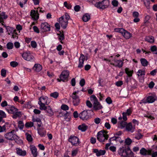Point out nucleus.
<instances>
[{"instance_id": "4be33fe9", "label": "nucleus", "mask_w": 157, "mask_h": 157, "mask_svg": "<svg viewBox=\"0 0 157 157\" xmlns=\"http://www.w3.org/2000/svg\"><path fill=\"white\" fill-rule=\"evenodd\" d=\"M156 98V97L155 96H150L147 97L146 101L148 103H152L155 101Z\"/></svg>"}, {"instance_id": "338daca9", "label": "nucleus", "mask_w": 157, "mask_h": 157, "mask_svg": "<svg viewBox=\"0 0 157 157\" xmlns=\"http://www.w3.org/2000/svg\"><path fill=\"white\" fill-rule=\"evenodd\" d=\"M106 101L109 104H111L112 103V100L111 98L109 97H107L106 99Z\"/></svg>"}, {"instance_id": "a878e982", "label": "nucleus", "mask_w": 157, "mask_h": 157, "mask_svg": "<svg viewBox=\"0 0 157 157\" xmlns=\"http://www.w3.org/2000/svg\"><path fill=\"white\" fill-rule=\"evenodd\" d=\"M126 39H128L132 36L131 34L124 29V31L121 34Z\"/></svg>"}, {"instance_id": "7c9ffc66", "label": "nucleus", "mask_w": 157, "mask_h": 157, "mask_svg": "<svg viewBox=\"0 0 157 157\" xmlns=\"http://www.w3.org/2000/svg\"><path fill=\"white\" fill-rule=\"evenodd\" d=\"M7 16L5 15L4 12H2L0 13V22H3L4 19H6Z\"/></svg>"}, {"instance_id": "6e6d98bb", "label": "nucleus", "mask_w": 157, "mask_h": 157, "mask_svg": "<svg viewBox=\"0 0 157 157\" xmlns=\"http://www.w3.org/2000/svg\"><path fill=\"white\" fill-rule=\"evenodd\" d=\"M31 45L33 48H35L37 47V44L35 41H32L31 42Z\"/></svg>"}, {"instance_id": "c9c22d12", "label": "nucleus", "mask_w": 157, "mask_h": 157, "mask_svg": "<svg viewBox=\"0 0 157 157\" xmlns=\"http://www.w3.org/2000/svg\"><path fill=\"white\" fill-rule=\"evenodd\" d=\"M90 19V16L88 13L84 14L82 17V20L84 22L88 21Z\"/></svg>"}, {"instance_id": "f03ea898", "label": "nucleus", "mask_w": 157, "mask_h": 157, "mask_svg": "<svg viewBox=\"0 0 157 157\" xmlns=\"http://www.w3.org/2000/svg\"><path fill=\"white\" fill-rule=\"evenodd\" d=\"M93 114V111L92 110H85L79 114V117L83 121H87L91 118Z\"/></svg>"}, {"instance_id": "f257e3e1", "label": "nucleus", "mask_w": 157, "mask_h": 157, "mask_svg": "<svg viewBox=\"0 0 157 157\" xmlns=\"http://www.w3.org/2000/svg\"><path fill=\"white\" fill-rule=\"evenodd\" d=\"M6 109L9 113L13 114L12 117L14 119L21 117L22 115L21 112L18 111V109L14 106L8 105Z\"/></svg>"}, {"instance_id": "2eb2a0df", "label": "nucleus", "mask_w": 157, "mask_h": 157, "mask_svg": "<svg viewBox=\"0 0 157 157\" xmlns=\"http://www.w3.org/2000/svg\"><path fill=\"white\" fill-rule=\"evenodd\" d=\"M140 153L143 155H150L151 153V150H147L144 148H142L140 150Z\"/></svg>"}, {"instance_id": "b1692460", "label": "nucleus", "mask_w": 157, "mask_h": 157, "mask_svg": "<svg viewBox=\"0 0 157 157\" xmlns=\"http://www.w3.org/2000/svg\"><path fill=\"white\" fill-rule=\"evenodd\" d=\"M33 69L36 71L39 72L42 70V67L39 64H35L33 67Z\"/></svg>"}, {"instance_id": "f8f14e48", "label": "nucleus", "mask_w": 157, "mask_h": 157, "mask_svg": "<svg viewBox=\"0 0 157 157\" xmlns=\"http://www.w3.org/2000/svg\"><path fill=\"white\" fill-rule=\"evenodd\" d=\"M22 56L24 59L27 61H31L33 60L34 57L29 52H24L22 54Z\"/></svg>"}, {"instance_id": "ddd939ff", "label": "nucleus", "mask_w": 157, "mask_h": 157, "mask_svg": "<svg viewBox=\"0 0 157 157\" xmlns=\"http://www.w3.org/2000/svg\"><path fill=\"white\" fill-rule=\"evenodd\" d=\"M112 61L114 62V63L111 62L110 63L111 65L120 68L122 67L124 63L123 61L121 60L116 59L115 58Z\"/></svg>"}, {"instance_id": "f3484780", "label": "nucleus", "mask_w": 157, "mask_h": 157, "mask_svg": "<svg viewBox=\"0 0 157 157\" xmlns=\"http://www.w3.org/2000/svg\"><path fill=\"white\" fill-rule=\"evenodd\" d=\"M126 130L131 132H133L135 129V126L132 125L131 123H129L127 124L126 127Z\"/></svg>"}, {"instance_id": "8fccbe9b", "label": "nucleus", "mask_w": 157, "mask_h": 157, "mask_svg": "<svg viewBox=\"0 0 157 157\" xmlns=\"http://www.w3.org/2000/svg\"><path fill=\"white\" fill-rule=\"evenodd\" d=\"M7 48L9 49H11L13 48V44L12 42H9L6 45Z\"/></svg>"}, {"instance_id": "5701e85b", "label": "nucleus", "mask_w": 157, "mask_h": 157, "mask_svg": "<svg viewBox=\"0 0 157 157\" xmlns=\"http://www.w3.org/2000/svg\"><path fill=\"white\" fill-rule=\"evenodd\" d=\"M93 106L94 109L96 110L100 109L102 108V106L98 101L93 103Z\"/></svg>"}, {"instance_id": "9d476101", "label": "nucleus", "mask_w": 157, "mask_h": 157, "mask_svg": "<svg viewBox=\"0 0 157 157\" xmlns=\"http://www.w3.org/2000/svg\"><path fill=\"white\" fill-rule=\"evenodd\" d=\"M69 71L67 70L64 71L62 72L60 76V79H57V80L59 82H60L62 81L65 82L66 81L68 80V78L69 75Z\"/></svg>"}, {"instance_id": "de8ad7c7", "label": "nucleus", "mask_w": 157, "mask_h": 157, "mask_svg": "<svg viewBox=\"0 0 157 157\" xmlns=\"http://www.w3.org/2000/svg\"><path fill=\"white\" fill-rule=\"evenodd\" d=\"M24 126V124L22 121H19L18 123V127L21 129H23Z\"/></svg>"}, {"instance_id": "aec40b11", "label": "nucleus", "mask_w": 157, "mask_h": 157, "mask_svg": "<svg viewBox=\"0 0 157 157\" xmlns=\"http://www.w3.org/2000/svg\"><path fill=\"white\" fill-rule=\"evenodd\" d=\"M30 15L34 19L37 20L39 18L38 11H36L34 10H32L30 12Z\"/></svg>"}, {"instance_id": "e2e57ef3", "label": "nucleus", "mask_w": 157, "mask_h": 157, "mask_svg": "<svg viewBox=\"0 0 157 157\" xmlns=\"http://www.w3.org/2000/svg\"><path fill=\"white\" fill-rule=\"evenodd\" d=\"M64 6L67 7L68 9H71V8L72 6L71 5H68L67 2H65L64 3Z\"/></svg>"}, {"instance_id": "09e8293b", "label": "nucleus", "mask_w": 157, "mask_h": 157, "mask_svg": "<svg viewBox=\"0 0 157 157\" xmlns=\"http://www.w3.org/2000/svg\"><path fill=\"white\" fill-rule=\"evenodd\" d=\"M6 114L2 110H0V118L2 119L3 118H5L6 117Z\"/></svg>"}, {"instance_id": "412c9836", "label": "nucleus", "mask_w": 157, "mask_h": 157, "mask_svg": "<svg viewBox=\"0 0 157 157\" xmlns=\"http://www.w3.org/2000/svg\"><path fill=\"white\" fill-rule=\"evenodd\" d=\"M16 150L17 151V154L18 155L25 156L26 154V152L25 151H23L20 148H17Z\"/></svg>"}, {"instance_id": "cd10ccee", "label": "nucleus", "mask_w": 157, "mask_h": 157, "mask_svg": "<svg viewBox=\"0 0 157 157\" xmlns=\"http://www.w3.org/2000/svg\"><path fill=\"white\" fill-rule=\"evenodd\" d=\"M118 127L123 129L124 128L126 127V125L127 124L126 122L125 121H121L118 122Z\"/></svg>"}, {"instance_id": "4c0bfd02", "label": "nucleus", "mask_w": 157, "mask_h": 157, "mask_svg": "<svg viewBox=\"0 0 157 157\" xmlns=\"http://www.w3.org/2000/svg\"><path fill=\"white\" fill-rule=\"evenodd\" d=\"M38 132L41 137L44 136L46 134V132L43 131L40 128H38Z\"/></svg>"}, {"instance_id": "72a5a7b5", "label": "nucleus", "mask_w": 157, "mask_h": 157, "mask_svg": "<svg viewBox=\"0 0 157 157\" xmlns=\"http://www.w3.org/2000/svg\"><path fill=\"white\" fill-rule=\"evenodd\" d=\"M62 113H63L62 115L63 116L64 119L65 120L67 119L68 120L67 121H68L69 120V113L67 111H65V113L61 112L60 113L59 115H60Z\"/></svg>"}, {"instance_id": "680f3d73", "label": "nucleus", "mask_w": 157, "mask_h": 157, "mask_svg": "<svg viewBox=\"0 0 157 157\" xmlns=\"http://www.w3.org/2000/svg\"><path fill=\"white\" fill-rule=\"evenodd\" d=\"M85 81L84 78L82 79L79 82V84L81 86H83L85 84Z\"/></svg>"}, {"instance_id": "4d7b16f0", "label": "nucleus", "mask_w": 157, "mask_h": 157, "mask_svg": "<svg viewBox=\"0 0 157 157\" xmlns=\"http://www.w3.org/2000/svg\"><path fill=\"white\" fill-rule=\"evenodd\" d=\"M146 2H144V4L145 6L147 9H149L150 7V2L149 0H146Z\"/></svg>"}, {"instance_id": "c85d7f7f", "label": "nucleus", "mask_w": 157, "mask_h": 157, "mask_svg": "<svg viewBox=\"0 0 157 157\" xmlns=\"http://www.w3.org/2000/svg\"><path fill=\"white\" fill-rule=\"evenodd\" d=\"M78 128L82 132H85L87 130V126L85 124H83L79 125L78 127Z\"/></svg>"}, {"instance_id": "9b49d317", "label": "nucleus", "mask_w": 157, "mask_h": 157, "mask_svg": "<svg viewBox=\"0 0 157 157\" xmlns=\"http://www.w3.org/2000/svg\"><path fill=\"white\" fill-rule=\"evenodd\" d=\"M68 141L70 142L72 145L77 146L80 143L79 140L77 137L71 136L68 139Z\"/></svg>"}, {"instance_id": "052dcab7", "label": "nucleus", "mask_w": 157, "mask_h": 157, "mask_svg": "<svg viewBox=\"0 0 157 157\" xmlns=\"http://www.w3.org/2000/svg\"><path fill=\"white\" fill-rule=\"evenodd\" d=\"M78 150L77 149H75L72 151L71 152V155L72 156H75L77 154L78 152Z\"/></svg>"}, {"instance_id": "58836bf2", "label": "nucleus", "mask_w": 157, "mask_h": 157, "mask_svg": "<svg viewBox=\"0 0 157 157\" xmlns=\"http://www.w3.org/2000/svg\"><path fill=\"white\" fill-rule=\"evenodd\" d=\"M125 73L128 75V76L131 77L132 76L133 73V71H130L129 68H126L125 69Z\"/></svg>"}, {"instance_id": "5fc2aeb1", "label": "nucleus", "mask_w": 157, "mask_h": 157, "mask_svg": "<svg viewBox=\"0 0 157 157\" xmlns=\"http://www.w3.org/2000/svg\"><path fill=\"white\" fill-rule=\"evenodd\" d=\"M33 125V123L32 122H27L25 124V126L26 127H32Z\"/></svg>"}, {"instance_id": "3c124183", "label": "nucleus", "mask_w": 157, "mask_h": 157, "mask_svg": "<svg viewBox=\"0 0 157 157\" xmlns=\"http://www.w3.org/2000/svg\"><path fill=\"white\" fill-rule=\"evenodd\" d=\"M61 108L63 110L65 111L68 110L69 109L68 106L65 104L62 105L61 107Z\"/></svg>"}, {"instance_id": "bf43d9fd", "label": "nucleus", "mask_w": 157, "mask_h": 157, "mask_svg": "<svg viewBox=\"0 0 157 157\" xmlns=\"http://www.w3.org/2000/svg\"><path fill=\"white\" fill-rule=\"evenodd\" d=\"M94 122L95 124H99L101 121V119L98 117H97L94 119Z\"/></svg>"}, {"instance_id": "ea45409f", "label": "nucleus", "mask_w": 157, "mask_h": 157, "mask_svg": "<svg viewBox=\"0 0 157 157\" xmlns=\"http://www.w3.org/2000/svg\"><path fill=\"white\" fill-rule=\"evenodd\" d=\"M58 35L59 39L60 40V42L62 44H63L62 40H63L64 39V36L63 33H60V34H57Z\"/></svg>"}, {"instance_id": "0eeeda50", "label": "nucleus", "mask_w": 157, "mask_h": 157, "mask_svg": "<svg viewBox=\"0 0 157 157\" xmlns=\"http://www.w3.org/2000/svg\"><path fill=\"white\" fill-rule=\"evenodd\" d=\"M109 5L108 0H103L101 2H99L94 4V6L97 8L104 9L107 8Z\"/></svg>"}, {"instance_id": "bb28decb", "label": "nucleus", "mask_w": 157, "mask_h": 157, "mask_svg": "<svg viewBox=\"0 0 157 157\" xmlns=\"http://www.w3.org/2000/svg\"><path fill=\"white\" fill-rule=\"evenodd\" d=\"M137 75L138 77L144 78L145 75V71L142 70L140 69L137 72Z\"/></svg>"}, {"instance_id": "39448f33", "label": "nucleus", "mask_w": 157, "mask_h": 157, "mask_svg": "<svg viewBox=\"0 0 157 157\" xmlns=\"http://www.w3.org/2000/svg\"><path fill=\"white\" fill-rule=\"evenodd\" d=\"M39 100L38 104L40 105V109L41 110L44 109L46 106L45 105H48L50 103L48 101V98L46 96L41 97L39 98Z\"/></svg>"}, {"instance_id": "13d9d810", "label": "nucleus", "mask_w": 157, "mask_h": 157, "mask_svg": "<svg viewBox=\"0 0 157 157\" xmlns=\"http://www.w3.org/2000/svg\"><path fill=\"white\" fill-rule=\"evenodd\" d=\"M112 5L114 7L117 6L118 4V2L117 1L113 0L112 2Z\"/></svg>"}, {"instance_id": "a19ab883", "label": "nucleus", "mask_w": 157, "mask_h": 157, "mask_svg": "<svg viewBox=\"0 0 157 157\" xmlns=\"http://www.w3.org/2000/svg\"><path fill=\"white\" fill-rule=\"evenodd\" d=\"M90 101L94 103L98 101L96 97L94 95H92L90 97Z\"/></svg>"}, {"instance_id": "69168bd1", "label": "nucleus", "mask_w": 157, "mask_h": 157, "mask_svg": "<svg viewBox=\"0 0 157 157\" xmlns=\"http://www.w3.org/2000/svg\"><path fill=\"white\" fill-rule=\"evenodd\" d=\"M143 136L141 134V133H138L135 137V138L139 140Z\"/></svg>"}, {"instance_id": "dca6fc26", "label": "nucleus", "mask_w": 157, "mask_h": 157, "mask_svg": "<svg viewBox=\"0 0 157 157\" xmlns=\"http://www.w3.org/2000/svg\"><path fill=\"white\" fill-rule=\"evenodd\" d=\"M84 60V56L82 54H81L80 56L79 59V64L78 66V67L79 68H81L83 67Z\"/></svg>"}, {"instance_id": "6ab92c4d", "label": "nucleus", "mask_w": 157, "mask_h": 157, "mask_svg": "<svg viewBox=\"0 0 157 157\" xmlns=\"http://www.w3.org/2000/svg\"><path fill=\"white\" fill-rule=\"evenodd\" d=\"M96 154L97 156H100L101 155H104L105 153V150H98V149H94L93 151Z\"/></svg>"}, {"instance_id": "0e129e2a", "label": "nucleus", "mask_w": 157, "mask_h": 157, "mask_svg": "<svg viewBox=\"0 0 157 157\" xmlns=\"http://www.w3.org/2000/svg\"><path fill=\"white\" fill-rule=\"evenodd\" d=\"M132 141L131 139L129 138H127L125 141V144L128 145L131 144Z\"/></svg>"}, {"instance_id": "f704fd0d", "label": "nucleus", "mask_w": 157, "mask_h": 157, "mask_svg": "<svg viewBox=\"0 0 157 157\" xmlns=\"http://www.w3.org/2000/svg\"><path fill=\"white\" fill-rule=\"evenodd\" d=\"M27 0H17V3L21 8L23 7V5L26 3Z\"/></svg>"}, {"instance_id": "6e6552de", "label": "nucleus", "mask_w": 157, "mask_h": 157, "mask_svg": "<svg viewBox=\"0 0 157 157\" xmlns=\"http://www.w3.org/2000/svg\"><path fill=\"white\" fill-rule=\"evenodd\" d=\"M15 131L13 130L11 132H7L4 135L5 138L7 140H13L17 138V136L14 134Z\"/></svg>"}, {"instance_id": "423d86ee", "label": "nucleus", "mask_w": 157, "mask_h": 157, "mask_svg": "<svg viewBox=\"0 0 157 157\" xmlns=\"http://www.w3.org/2000/svg\"><path fill=\"white\" fill-rule=\"evenodd\" d=\"M107 132L104 131H101L97 133V139L100 142H103L105 140H107L109 135L107 134Z\"/></svg>"}, {"instance_id": "603ef678", "label": "nucleus", "mask_w": 157, "mask_h": 157, "mask_svg": "<svg viewBox=\"0 0 157 157\" xmlns=\"http://www.w3.org/2000/svg\"><path fill=\"white\" fill-rule=\"evenodd\" d=\"M10 65L13 67H15L18 65V63L16 61H12L10 63Z\"/></svg>"}, {"instance_id": "37998d69", "label": "nucleus", "mask_w": 157, "mask_h": 157, "mask_svg": "<svg viewBox=\"0 0 157 157\" xmlns=\"http://www.w3.org/2000/svg\"><path fill=\"white\" fill-rule=\"evenodd\" d=\"M2 119L1 118H0V122L2 121ZM6 132V127L5 125H3L2 126H0V132Z\"/></svg>"}, {"instance_id": "7ed1b4c3", "label": "nucleus", "mask_w": 157, "mask_h": 157, "mask_svg": "<svg viewBox=\"0 0 157 157\" xmlns=\"http://www.w3.org/2000/svg\"><path fill=\"white\" fill-rule=\"evenodd\" d=\"M118 154L124 157H133L132 152L129 149H125L123 147L120 148L118 151Z\"/></svg>"}, {"instance_id": "20e7f679", "label": "nucleus", "mask_w": 157, "mask_h": 157, "mask_svg": "<svg viewBox=\"0 0 157 157\" xmlns=\"http://www.w3.org/2000/svg\"><path fill=\"white\" fill-rule=\"evenodd\" d=\"M70 18L69 16L67 13L59 18V24L63 29H65L66 28Z\"/></svg>"}, {"instance_id": "79ce46f5", "label": "nucleus", "mask_w": 157, "mask_h": 157, "mask_svg": "<svg viewBox=\"0 0 157 157\" xmlns=\"http://www.w3.org/2000/svg\"><path fill=\"white\" fill-rule=\"evenodd\" d=\"M59 94L57 92H55L51 93L50 94V96L56 99L59 96Z\"/></svg>"}, {"instance_id": "c03bdc74", "label": "nucleus", "mask_w": 157, "mask_h": 157, "mask_svg": "<svg viewBox=\"0 0 157 157\" xmlns=\"http://www.w3.org/2000/svg\"><path fill=\"white\" fill-rule=\"evenodd\" d=\"M27 140L29 142H31L33 140V138L32 136L28 133H26L25 134Z\"/></svg>"}, {"instance_id": "393cba45", "label": "nucleus", "mask_w": 157, "mask_h": 157, "mask_svg": "<svg viewBox=\"0 0 157 157\" xmlns=\"http://www.w3.org/2000/svg\"><path fill=\"white\" fill-rule=\"evenodd\" d=\"M44 109H43V110H46L47 113H49L51 116L53 115L54 113L52 109L50 106H46Z\"/></svg>"}, {"instance_id": "774afa93", "label": "nucleus", "mask_w": 157, "mask_h": 157, "mask_svg": "<svg viewBox=\"0 0 157 157\" xmlns=\"http://www.w3.org/2000/svg\"><path fill=\"white\" fill-rule=\"evenodd\" d=\"M123 82L121 81H120L116 82L115 83V84L117 86H120L123 85Z\"/></svg>"}, {"instance_id": "a211bd4d", "label": "nucleus", "mask_w": 157, "mask_h": 157, "mask_svg": "<svg viewBox=\"0 0 157 157\" xmlns=\"http://www.w3.org/2000/svg\"><path fill=\"white\" fill-rule=\"evenodd\" d=\"M30 148L34 157H36L38 155V152L36 147L34 145H30Z\"/></svg>"}, {"instance_id": "a18cd8bd", "label": "nucleus", "mask_w": 157, "mask_h": 157, "mask_svg": "<svg viewBox=\"0 0 157 157\" xmlns=\"http://www.w3.org/2000/svg\"><path fill=\"white\" fill-rule=\"evenodd\" d=\"M114 31L116 32H119L122 34L124 31V29L123 28H116L114 29Z\"/></svg>"}, {"instance_id": "e433bc0d", "label": "nucleus", "mask_w": 157, "mask_h": 157, "mask_svg": "<svg viewBox=\"0 0 157 157\" xmlns=\"http://www.w3.org/2000/svg\"><path fill=\"white\" fill-rule=\"evenodd\" d=\"M6 29L8 34L9 35L13 33H15L16 32V30L14 29L13 28L8 27L6 28Z\"/></svg>"}, {"instance_id": "c756f323", "label": "nucleus", "mask_w": 157, "mask_h": 157, "mask_svg": "<svg viewBox=\"0 0 157 157\" xmlns=\"http://www.w3.org/2000/svg\"><path fill=\"white\" fill-rule=\"evenodd\" d=\"M145 40L150 43H153L154 41V38L152 36H148L145 37Z\"/></svg>"}, {"instance_id": "1a4fd4ad", "label": "nucleus", "mask_w": 157, "mask_h": 157, "mask_svg": "<svg viewBox=\"0 0 157 157\" xmlns=\"http://www.w3.org/2000/svg\"><path fill=\"white\" fill-rule=\"evenodd\" d=\"M78 91L74 92L71 95V97L73 99V103L74 106H77L80 103V100L78 96L77 95Z\"/></svg>"}, {"instance_id": "4468645a", "label": "nucleus", "mask_w": 157, "mask_h": 157, "mask_svg": "<svg viewBox=\"0 0 157 157\" xmlns=\"http://www.w3.org/2000/svg\"><path fill=\"white\" fill-rule=\"evenodd\" d=\"M40 29L43 32L49 31L50 29V25L47 22L43 23L40 25Z\"/></svg>"}, {"instance_id": "473e14b6", "label": "nucleus", "mask_w": 157, "mask_h": 157, "mask_svg": "<svg viewBox=\"0 0 157 157\" xmlns=\"http://www.w3.org/2000/svg\"><path fill=\"white\" fill-rule=\"evenodd\" d=\"M32 120L33 122H36L38 123L37 125L39 127H40L41 126L42 123L40 119L39 118H33Z\"/></svg>"}, {"instance_id": "2f4dec72", "label": "nucleus", "mask_w": 157, "mask_h": 157, "mask_svg": "<svg viewBox=\"0 0 157 157\" xmlns=\"http://www.w3.org/2000/svg\"><path fill=\"white\" fill-rule=\"evenodd\" d=\"M140 61L141 65L144 67H146L148 64V62L144 58H141Z\"/></svg>"}, {"instance_id": "864d4df0", "label": "nucleus", "mask_w": 157, "mask_h": 157, "mask_svg": "<svg viewBox=\"0 0 157 157\" xmlns=\"http://www.w3.org/2000/svg\"><path fill=\"white\" fill-rule=\"evenodd\" d=\"M1 75L3 77H5L6 76V70L4 69H2L1 70Z\"/></svg>"}, {"instance_id": "49530a36", "label": "nucleus", "mask_w": 157, "mask_h": 157, "mask_svg": "<svg viewBox=\"0 0 157 157\" xmlns=\"http://www.w3.org/2000/svg\"><path fill=\"white\" fill-rule=\"evenodd\" d=\"M151 52H154V53L155 54H157V47L155 46H153L151 48Z\"/></svg>"}]
</instances>
